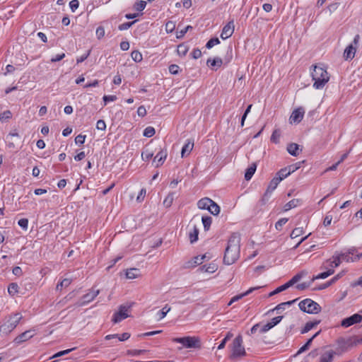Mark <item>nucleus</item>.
Returning a JSON list of instances; mask_svg holds the SVG:
<instances>
[{
	"mask_svg": "<svg viewBox=\"0 0 362 362\" xmlns=\"http://www.w3.org/2000/svg\"><path fill=\"white\" fill-rule=\"evenodd\" d=\"M85 139H86V136L85 135L78 134L75 138V142H76V144H79V145L83 144L84 142H85Z\"/></svg>",
	"mask_w": 362,
	"mask_h": 362,
	"instance_id": "62",
	"label": "nucleus"
},
{
	"mask_svg": "<svg viewBox=\"0 0 362 362\" xmlns=\"http://www.w3.org/2000/svg\"><path fill=\"white\" fill-rule=\"evenodd\" d=\"M18 224L24 230H27L28 226V220L27 218H21L18 221Z\"/></svg>",
	"mask_w": 362,
	"mask_h": 362,
	"instance_id": "56",
	"label": "nucleus"
},
{
	"mask_svg": "<svg viewBox=\"0 0 362 362\" xmlns=\"http://www.w3.org/2000/svg\"><path fill=\"white\" fill-rule=\"evenodd\" d=\"M202 221L206 231L209 230L212 223V218L209 216H202Z\"/></svg>",
	"mask_w": 362,
	"mask_h": 362,
	"instance_id": "36",
	"label": "nucleus"
},
{
	"mask_svg": "<svg viewBox=\"0 0 362 362\" xmlns=\"http://www.w3.org/2000/svg\"><path fill=\"white\" fill-rule=\"evenodd\" d=\"M136 22V20L131 21V22H126L122 24H120L118 26V29L119 30H125L129 29L130 27H132L135 23Z\"/></svg>",
	"mask_w": 362,
	"mask_h": 362,
	"instance_id": "47",
	"label": "nucleus"
},
{
	"mask_svg": "<svg viewBox=\"0 0 362 362\" xmlns=\"http://www.w3.org/2000/svg\"><path fill=\"white\" fill-rule=\"evenodd\" d=\"M240 235L238 233H233L230 236L225 250L224 264L231 265L238 259L240 252Z\"/></svg>",
	"mask_w": 362,
	"mask_h": 362,
	"instance_id": "1",
	"label": "nucleus"
},
{
	"mask_svg": "<svg viewBox=\"0 0 362 362\" xmlns=\"http://www.w3.org/2000/svg\"><path fill=\"white\" fill-rule=\"evenodd\" d=\"M320 320H314V321H310L308 322L305 327L301 329V334H305L308 332L310 329L315 327L317 325L320 323Z\"/></svg>",
	"mask_w": 362,
	"mask_h": 362,
	"instance_id": "22",
	"label": "nucleus"
},
{
	"mask_svg": "<svg viewBox=\"0 0 362 362\" xmlns=\"http://www.w3.org/2000/svg\"><path fill=\"white\" fill-rule=\"evenodd\" d=\"M71 283L70 279H64L61 282L58 283L56 287L57 290H62L63 288H66Z\"/></svg>",
	"mask_w": 362,
	"mask_h": 362,
	"instance_id": "39",
	"label": "nucleus"
},
{
	"mask_svg": "<svg viewBox=\"0 0 362 362\" xmlns=\"http://www.w3.org/2000/svg\"><path fill=\"white\" fill-rule=\"evenodd\" d=\"M303 203L302 202V199H293L292 200H291L290 202H288V203H286L284 206V211H288L293 208H295L298 206H300Z\"/></svg>",
	"mask_w": 362,
	"mask_h": 362,
	"instance_id": "19",
	"label": "nucleus"
},
{
	"mask_svg": "<svg viewBox=\"0 0 362 362\" xmlns=\"http://www.w3.org/2000/svg\"><path fill=\"white\" fill-rule=\"evenodd\" d=\"M153 156V153L151 151H149L148 149H146L144 151L141 153V157L144 160H150Z\"/></svg>",
	"mask_w": 362,
	"mask_h": 362,
	"instance_id": "46",
	"label": "nucleus"
},
{
	"mask_svg": "<svg viewBox=\"0 0 362 362\" xmlns=\"http://www.w3.org/2000/svg\"><path fill=\"white\" fill-rule=\"evenodd\" d=\"M100 293V290L91 291L89 293L83 295L81 300L77 303L78 306H83L87 303L91 302Z\"/></svg>",
	"mask_w": 362,
	"mask_h": 362,
	"instance_id": "10",
	"label": "nucleus"
},
{
	"mask_svg": "<svg viewBox=\"0 0 362 362\" xmlns=\"http://www.w3.org/2000/svg\"><path fill=\"white\" fill-rule=\"evenodd\" d=\"M223 64V61L220 57H216L214 59H209L206 62V64L209 66H217L220 67Z\"/></svg>",
	"mask_w": 362,
	"mask_h": 362,
	"instance_id": "29",
	"label": "nucleus"
},
{
	"mask_svg": "<svg viewBox=\"0 0 362 362\" xmlns=\"http://www.w3.org/2000/svg\"><path fill=\"white\" fill-rule=\"evenodd\" d=\"M256 168H257V165H256V163H253L251 164V165H250L246 169V171L245 173V179L246 180H250L252 178V177L253 176V175L255 174V173L256 171Z\"/></svg>",
	"mask_w": 362,
	"mask_h": 362,
	"instance_id": "23",
	"label": "nucleus"
},
{
	"mask_svg": "<svg viewBox=\"0 0 362 362\" xmlns=\"http://www.w3.org/2000/svg\"><path fill=\"white\" fill-rule=\"evenodd\" d=\"M193 146H194V142L188 140L187 142L184 145V146L182 148V151H181L182 157H185L186 156V154L189 155V153L192 151Z\"/></svg>",
	"mask_w": 362,
	"mask_h": 362,
	"instance_id": "25",
	"label": "nucleus"
},
{
	"mask_svg": "<svg viewBox=\"0 0 362 362\" xmlns=\"http://www.w3.org/2000/svg\"><path fill=\"white\" fill-rule=\"evenodd\" d=\"M303 233V228H296L293 229L290 235L291 238H296L298 236H300Z\"/></svg>",
	"mask_w": 362,
	"mask_h": 362,
	"instance_id": "53",
	"label": "nucleus"
},
{
	"mask_svg": "<svg viewBox=\"0 0 362 362\" xmlns=\"http://www.w3.org/2000/svg\"><path fill=\"white\" fill-rule=\"evenodd\" d=\"M220 43V40L218 37H213L210 39L206 44V47L207 49L212 48L214 45H218Z\"/></svg>",
	"mask_w": 362,
	"mask_h": 362,
	"instance_id": "44",
	"label": "nucleus"
},
{
	"mask_svg": "<svg viewBox=\"0 0 362 362\" xmlns=\"http://www.w3.org/2000/svg\"><path fill=\"white\" fill-rule=\"evenodd\" d=\"M218 269V266L215 263H210L208 265H206V272L208 273H214Z\"/></svg>",
	"mask_w": 362,
	"mask_h": 362,
	"instance_id": "51",
	"label": "nucleus"
},
{
	"mask_svg": "<svg viewBox=\"0 0 362 362\" xmlns=\"http://www.w3.org/2000/svg\"><path fill=\"white\" fill-rule=\"evenodd\" d=\"M168 156L167 149H160L153 158V162H157L156 167L158 168L162 165L165 160Z\"/></svg>",
	"mask_w": 362,
	"mask_h": 362,
	"instance_id": "13",
	"label": "nucleus"
},
{
	"mask_svg": "<svg viewBox=\"0 0 362 362\" xmlns=\"http://www.w3.org/2000/svg\"><path fill=\"white\" fill-rule=\"evenodd\" d=\"M356 49L352 45H349L344 52V57L346 60L352 59L356 54Z\"/></svg>",
	"mask_w": 362,
	"mask_h": 362,
	"instance_id": "20",
	"label": "nucleus"
},
{
	"mask_svg": "<svg viewBox=\"0 0 362 362\" xmlns=\"http://www.w3.org/2000/svg\"><path fill=\"white\" fill-rule=\"evenodd\" d=\"M78 6L79 2L78 0H72L69 3L70 8L73 12H74L78 8Z\"/></svg>",
	"mask_w": 362,
	"mask_h": 362,
	"instance_id": "59",
	"label": "nucleus"
},
{
	"mask_svg": "<svg viewBox=\"0 0 362 362\" xmlns=\"http://www.w3.org/2000/svg\"><path fill=\"white\" fill-rule=\"evenodd\" d=\"M8 292L10 295L14 296L18 292V286L16 283H11L8 285Z\"/></svg>",
	"mask_w": 362,
	"mask_h": 362,
	"instance_id": "40",
	"label": "nucleus"
},
{
	"mask_svg": "<svg viewBox=\"0 0 362 362\" xmlns=\"http://www.w3.org/2000/svg\"><path fill=\"white\" fill-rule=\"evenodd\" d=\"M96 35H97L98 39H101L102 37H104V35H105V29H104L103 27L99 26L96 29Z\"/></svg>",
	"mask_w": 362,
	"mask_h": 362,
	"instance_id": "60",
	"label": "nucleus"
},
{
	"mask_svg": "<svg viewBox=\"0 0 362 362\" xmlns=\"http://www.w3.org/2000/svg\"><path fill=\"white\" fill-rule=\"evenodd\" d=\"M320 333V330L319 332H316V333H315V334H314V335H313L310 339H309L307 341V342H306V343H305L303 346H301V347L300 348V349H299V350L298 351V352H297V354H301V353H303V352H304V351H307V350L310 348V345H311V344H312L313 340V339H314L317 336H318Z\"/></svg>",
	"mask_w": 362,
	"mask_h": 362,
	"instance_id": "24",
	"label": "nucleus"
},
{
	"mask_svg": "<svg viewBox=\"0 0 362 362\" xmlns=\"http://www.w3.org/2000/svg\"><path fill=\"white\" fill-rule=\"evenodd\" d=\"M170 310V308L168 305H165L163 309L158 312L159 319L164 318Z\"/></svg>",
	"mask_w": 362,
	"mask_h": 362,
	"instance_id": "50",
	"label": "nucleus"
},
{
	"mask_svg": "<svg viewBox=\"0 0 362 362\" xmlns=\"http://www.w3.org/2000/svg\"><path fill=\"white\" fill-rule=\"evenodd\" d=\"M283 316H277L271 320L270 322H267L269 326H271V328H273L274 326L278 325L283 319Z\"/></svg>",
	"mask_w": 362,
	"mask_h": 362,
	"instance_id": "49",
	"label": "nucleus"
},
{
	"mask_svg": "<svg viewBox=\"0 0 362 362\" xmlns=\"http://www.w3.org/2000/svg\"><path fill=\"white\" fill-rule=\"evenodd\" d=\"M33 336V334H32V331L28 330V331H25L23 333L19 334L18 336H17L15 338L14 341L16 344H21V343L25 341L28 339L32 338Z\"/></svg>",
	"mask_w": 362,
	"mask_h": 362,
	"instance_id": "14",
	"label": "nucleus"
},
{
	"mask_svg": "<svg viewBox=\"0 0 362 362\" xmlns=\"http://www.w3.org/2000/svg\"><path fill=\"white\" fill-rule=\"evenodd\" d=\"M333 260L328 259L323 264V268L327 269V267H330L329 269L337 267L341 264L340 257H333Z\"/></svg>",
	"mask_w": 362,
	"mask_h": 362,
	"instance_id": "16",
	"label": "nucleus"
},
{
	"mask_svg": "<svg viewBox=\"0 0 362 362\" xmlns=\"http://www.w3.org/2000/svg\"><path fill=\"white\" fill-rule=\"evenodd\" d=\"M336 352L332 350L326 351L322 354V356L320 358L319 362H332L334 356Z\"/></svg>",
	"mask_w": 362,
	"mask_h": 362,
	"instance_id": "17",
	"label": "nucleus"
},
{
	"mask_svg": "<svg viewBox=\"0 0 362 362\" xmlns=\"http://www.w3.org/2000/svg\"><path fill=\"white\" fill-rule=\"evenodd\" d=\"M361 320L362 315L356 313L342 320L341 325L344 327H349L354 324L360 322Z\"/></svg>",
	"mask_w": 362,
	"mask_h": 362,
	"instance_id": "9",
	"label": "nucleus"
},
{
	"mask_svg": "<svg viewBox=\"0 0 362 362\" xmlns=\"http://www.w3.org/2000/svg\"><path fill=\"white\" fill-rule=\"evenodd\" d=\"M281 137V132L279 129H275L274 130L272 136H271V141L274 144H279V139Z\"/></svg>",
	"mask_w": 362,
	"mask_h": 362,
	"instance_id": "38",
	"label": "nucleus"
},
{
	"mask_svg": "<svg viewBox=\"0 0 362 362\" xmlns=\"http://www.w3.org/2000/svg\"><path fill=\"white\" fill-rule=\"evenodd\" d=\"M232 353L229 358L231 360H237L238 358L246 355L245 349L243 346V337L241 335L237 336L233 341Z\"/></svg>",
	"mask_w": 362,
	"mask_h": 362,
	"instance_id": "5",
	"label": "nucleus"
},
{
	"mask_svg": "<svg viewBox=\"0 0 362 362\" xmlns=\"http://www.w3.org/2000/svg\"><path fill=\"white\" fill-rule=\"evenodd\" d=\"M288 221V218H282L281 219H279L275 224V228L277 229V230H281V227L286 224Z\"/></svg>",
	"mask_w": 362,
	"mask_h": 362,
	"instance_id": "54",
	"label": "nucleus"
},
{
	"mask_svg": "<svg viewBox=\"0 0 362 362\" xmlns=\"http://www.w3.org/2000/svg\"><path fill=\"white\" fill-rule=\"evenodd\" d=\"M133 304L134 303L121 305L119 307V310L114 313L112 318V321L114 323H118L122 320L127 318L129 317L127 313L130 310Z\"/></svg>",
	"mask_w": 362,
	"mask_h": 362,
	"instance_id": "8",
	"label": "nucleus"
},
{
	"mask_svg": "<svg viewBox=\"0 0 362 362\" xmlns=\"http://www.w3.org/2000/svg\"><path fill=\"white\" fill-rule=\"evenodd\" d=\"M344 275V272H341L340 273H339L338 274H337L335 276H334L331 280H329V281L320 285L318 288H317V290H322V289H325L327 288V287H329V286H331L332 284L335 283L338 279H339L342 276Z\"/></svg>",
	"mask_w": 362,
	"mask_h": 362,
	"instance_id": "18",
	"label": "nucleus"
},
{
	"mask_svg": "<svg viewBox=\"0 0 362 362\" xmlns=\"http://www.w3.org/2000/svg\"><path fill=\"white\" fill-rule=\"evenodd\" d=\"M334 272V269H328L327 272H322V273L319 274L318 275L313 276L312 279V281H314L316 279H326L329 276L333 274Z\"/></svg>",
	"mask_w": 362,
	"mask_h": 362,
	"instance_id": "33",
	"label": "nucleus"
},
{
	"mask_svg": "<svg viewBox=\"0 0 362 362\" xmlns=\"http://www.w3.org/2000/svg\"><path fill=\"white\" fill-rule=\"evenodd\" d=\"M298 306L300 310L309 314H317L321 311L320 305L310 298L301 300Z\"/></svg>",
	"mask_w": 362,
	"mask_h": 362,
	"instance_id": "6",
	"label": "nucleus"
},
{
	"mask_svg": "<svg viewBox=\"0 0 362 362\" xmlns=\"http://www.w3.org/2000/svg\"><path fill=\"white\" fill-rule=\"evenodd\" d=\"M146 189L143 188L141 189L139 195L137 196L136 197V200L139 202H141L144 200L145 196H146Z\"/></svg>",
	"mask_w": 362,
	"mask_h": 362,
	"instance_id": "64",
	"label": "nucleus"
},
{
	"mask_svg": "<svg viewBox=\"0 0 362 362\" xmlns=\"http://www.w3.org/2000/svg\"><path fill=\"white\" fill-rule=\"evenodd\" d=\"M337 348L336 354H341L348 351L351 348L362 344V338L350 337L345 339L340 337L337 340Z\"/></svg>",
	"mask_w": 362,
	"mask_h": 362,
	"instance_id": "3",
	"label": "nucleus"
},
{
	"mask_svg": "<svg viewBox=\"0 0 362 362\" xmlns=\"http://www.w3.org/2000/svg\"><path fill=\"white\" fill-rule=\"evenodd\" d=\"M261 286H256V287H252L250 288H249L247 291H245V293H243L241 294H239V295H237L235 296H234L233 298H231V300H230V302L228 303V305H231L233 303L243 298V297L252 293L254 291H256L259 288H260Z\"/></svg>",
	"mask_w": 362,
	"mask_h": 362,
	"instance_id": "15",
	"label": "nucleus"
},
{
	"mask_svg": "<svg viewBox=\"0 0 362 362\" xmlns=\"http://www.w3.org/2000/svg\"><path fill=\"white\" fill-rule=\"evenodd\" d=\"M299 145L296 143H291L287 146L288 152L293 156H297L299 154Z\"/></svg>",
	"mask_w": 362,
	"mask_h": 362,
	"instance_id": "26",
	"label": "nucleus"
},
{
	"mask_svg": "<svg viewBox=\"0 0 362 362\" xmlns=\"http://www.w3.org/2000/svg\"><path fill=\"white\" fill-rule=\"evenodd\" d=\"M281 182V178H276L274 177L269 182L267 191L268 192H272L276 188L279 182Z\"/></svg>",
	"mask_w": 362,
	"mask_h": 362,
	"instance_id": "30",
	"label": "nucleus"
},
{
	"mask_svg": "<svg viewBox=\"0 0 362 362\" xmlns=\"http://www.w3.org/2000/svg\"><path fill=\"white\" fill-rule=\"evenodd\" d=\"M96 128L98 130H105L106 129V124L104 120L99 119L96 124Z\"/></svg>",
	"mask_w": 362,
	"mask_h": 362,
	"instance_id": "61",
	"label": "nucleus"
},
{
	"mask_svg": "<svg viewBox=\"0 0 362 362\" xmlns=\"http://www.w3.org/2000/svg\"><path fill=\"white\" fill-rule=\"evenodd\" d=\"M74 349H76V348L69 349L59 351V352L56 353L55 354H54L52 356H51L49 358L52 359V358L63 356L64 355L69 354L71 351H72Z\"/></svg>",
	"mask_w": 362,
	"mask_h": 362,
	"instance_id": "43",
	"label": "nucleus"
},
{
	"mask_svg": "<svg viewBox=\"0 0 362 362\" xmlns=\"http://www.w3.org/2000/svg\"><path fill=\"white\" fill-rule=\"evenodd\" d=\"M180 67L177 64H171L169 66V71L173 75H176L179 73Z\"/></svg>",
	"mask_w": 362,
	"mask_h": 362,
	"instance_id": "57",
	"label": "nucleus"
},
{
	"mask_svg": "<svg viewBox=\"0 0 362 362\" xmlns=\"http://www.w3.org/2000/svg\"><path fill=\"white\" fill-rule=\"evenodd\" d=\"M11 112L9 110L4 111L3 113L0 114V120L3 121L5 119H8L11 117Z\"/></svg>",
	"mask_w": 362,
	"mask_h": 362,
	"instance_id": "58",
	"label": "nucleus"
},
{
	"mask_svg": "<svg viewBox=\"0 0 362 362\" xmlns=\"http://www.w3.org/2000/svg\"><path fill=\"white\" fill-rule=\"evenodd\" d=\"M175 192H170L167 197H165V199H164L163 201V205L168 208L170 207L173 202V200H174V198H175Z\"/></svg>",
	"mask_w": 362,
	"mask_h": 362,
	"instance_id": "35",
	"label": "nucleus"
},
{
	"mask_svg": "<svg viewBox=\"0 0 362 362\" xmlns=\"http://www.w3.org/2000/svg\"><path fill=\"white\" fill-rule=\"evenodd\" d=\"M312 282L313 281H311L309 283L303 282V283L299 284H298L296 286V288L298 289V290H300V291L305 290V289L308 288L310 286Z\"/></svg>",
	"mask_w": 362,
	"mask_h": 362,
	"instance_id": "63",
	"label": "nucleus"
},
{
	"mask_svg": "<svg viewBox=\"0 0 362 362\" xmlns=\"http://www.w3.org/2000/svg\"><path fill=\"white\" fill-rule=\"evenodd\" d=\"M304 114L305 111L303 107L294 110L289 118L290 123L298 124L303 119Z\"/></svg>",
	"mask_w": 362,
	"mask_h": 362,
	"instance_id": "11",
	"label": "nucleus"
},
{
	"mask_svg": "<svg viewBox=\"0 0 362 362\" xmlns=\"http://www.w3.org/2000/svg\"><path fill=\"white\" fill-rule=\"evenodd\" d=\"M22 318L23 316L19 313L10 315L6 319L4 323L0 326V332L5 334H9L16 327Z\"/></svg>",
	"mask_w": 362,
	"mask_h": 362,
	"instance_id": "4",
	"label": "nucleus"
},
{
	"mask_svg": "<svg viewBox=\"0 0 362 362\" xmlns=\"http://www.w3.org/2000/svg\"><path fill=\"white\" fill-rule=\"evenodd\" d=\"M156 133L155 129L152 127H146L144 131V136L146 137H152Z\"/></svg>",
	"mask_w": 362,
	"mask_h": 362,
	"instance_id": "45",
	"label": "nucleus"
},
{
	"mask_svg": "<svg viewBox=\"0 0 362 362\" xmlns=\"http://www.w3.org/2000/svg\"><path fill=\"white\" fill-rule=\"evenodd\" d=\"M175 28V23L173 21H168L165 24V30L167 33H172Z\"/></svg>",
	"mask_w": 362,
	"mask_h": 362,
	"instance_id": "52",
	"label": "nucleus"
},
{
	"mask_svg": "<svg viewBox=\"0 0 362 362\" xmlns=\"http://www.w3.org/2000/svg\"><path fill=\"white\" fill-rule=\"evenodd\" d=\"M234 32L233 20L229 21L223 28L221 34V37L226 40L230 37Z\"/></svg>",
	"mask_w": 362,
	"mask_h": 362,
	"instance_id": "12",
	"label": "nucleus"
},
{
	"mask_svg": "<svg viewBox=\"0 0 362 362\" xmlns=\"http://www.w3.org/2000/svg\"><path fill=\"white\" fill-rule=\"evenodd\" d=\"M202 262L203 257H200V256H197L187 263L186 267H195L197 265L202 264Z\"/></svg>",
	"mask_w": 362,
	"mask_h": 362,
	"instance_id": "31",
	"label": "nucleus"
},
{
	"mask_svg": "<svg viewBox=\"0 0 362 362\" xmlns=\"http://www.w3.org/2000/svg\"><path fill=\"white\" fill-rule=\"evenodd\" d=\"M208 211L211 214L216 216L220 213V206L211 199Z\"/></svg>",
	"mask_w": 362,
	"mask_h": 362,
	"instance_id": "32",
	"label": "nucleus"
},
{
	"mask_svg": "<svg viewBox=\"0 0 362 362\" xmlns=\"http://www.w3.org/2000/svg\"><path fill=\"white\" fill-rule=\"evenodd\" d=\"M296 300L297 299H295L293 300L281 303L277 305L274 309L271 310L269 312H274V310H276L277 313H280L281 310H285L287 306H289L291 304L294 303Z\"/></svg>",
	"mask_w": 362,
	"mask_h": 362,
	"instance_id": "21",
	"label": "nucleus"
},
{
	"mask_svg": "<svg viewBox=\"0 0 362 362\" xmlns=\"http://www.w3.org/2000/svg\"><path fill=\"white\" fill-rule=\"evenodd\" d=\"M199 228L194 226L192 230L189 233V238L191 243H194L198 240Z\"/></svg>",
	"mask_w": 362,
	"mask_h": 362,
	"instance_id": "28",
	"label": "nucleus"
},
{
	"mask_svg": "<svg viewBox=\"0 0 362 362\" xmlns=\"http://www.w3.org/2000/svg\"><path fill=\"white\" fill-rule=\"evenodd\" d=\"M131 57L135 62H140L143 59L142 54L138 50L132 52Z\"/></svg>",
	"mask_w": 362,
	"mask_h": 362,
	"instance_id": "42",
	"label": "nucleus"
},
{
	"mask_svg": "<svg viewBox=\"0 0 362 362\" xmlns=\"http://www.w3.org/2000/svg\"><path fill=\"white\" fill-rule=\"evenodd\" d=\"M146 6V2L144 1H139L135 3L134 8L137 11H142Z\"/></svg>",
	"mask_w": 362,
	"mask_h": 362,
	"instance_id": "48",
	"label": "nucleus"
},
{
	"mask_svg": "<svg viewBox=\"0 0 362 362\" xmlns=\"http://www.w3.org/2000/svg\"><path fill=\"white\" fill-rule=\"evenodd\" d=\"M140 271L136 268H131L126 272V276L127 279H133L139 275Z\"/></svg>",
	"mask_w": 362,
	"mask_h": 362,
	"instance_id": "34",
	"label": "nucleus"
},
{
	"mask_svg": "<svg viewBox=\"0 0 362 362\" xmlns=\"http://www.w3.org/2000/svg\"><path fill=\"white\" fill-rule=\"evenodd\" d=\"M287 170L286 168H281L280 170H279L276 174V178H281V181L284 180V178L287 177L289 175V171H286Z\"/></svg>",
	"mask_w": 362,
	"mask_h": 362,
	"instance_id": "41",
	"label": "nucleus"
},
{
	"mask_svg": "<svg viewBox=\"0 0 362 362\" xmlns=\"http://www.w3.org/2000/svg\"><path fill=\"white\" fill-rule=\"evenodd\" d=\"M174 342L182 344L185 347L188 349L192 348H201V342L198 337H177L173 339Z\"/></svg>",
	"mask_w": 362,
	"mask_h": 362,
	"instance_id": "7",
	"label": "nucleus"
},
{
	"mask_svg": "<svg viewBox=\"0 0 362 362\" xmlns=\"http://www.w3.org/2000/svg\"><path fill=\"white\" fill-rule=\"evenodd\" d=\"M232 58H233V49H232V47L230 46H229L227 49L226 55L223 59V64H228L231 61Z\"/></svg>",
	"mask_w": 362,
	"mask_h": 362,
	"instance_id": "37",
	"label": "nucleus"
},
{
	"mask_svg": "<svg viewBox=\"0 0 362 362\" xmlns=\"http://www.w3.org/2000/svg\"><path fill=\"white\" fill-rule=\"evenodd\" d=\"M299 168H300V163L288 165V166L286 167V169L287 170H286L287 172L289 171V175H291L292 173L297 170Z\"/></svg>",
	"mask_w": 362,
	"mask_h": 362,
	"instance_id": "55",
	"label": "nucleus"
},
{
	"mask_svg": "<svg viewBox=\"0 0 362 362\" xmlns=\"http://www.w3.org/2000/svg\"><path fill=\"white\" fill-rule=\"evenodd\" d=\"M311 76L313 81H314L313 87L316 89L322 88L329 80L327 70L316 65L313 66Z\"/></svg>",
	"mask_w": 362,
	"mask_h": 362,
	"instance_id": "2",
	"label": "nucleus"
},
{
	"mask_svg": "<svg viewBox=\"0 0 362 362\" xmlns=\"http://www.w3.org/2000/svg\"><path fill=\"white\" fill-rule=\"evenodd\" d=\"M211 199L204 197L199 200L197 203L198 208L200 209H209V204L211 203Z\"/></svg>",
	"mask_w": 362,
	"mask_h": 362,
	"instance_id": "27",
	"label": "nucleus"
}]
</instances>
